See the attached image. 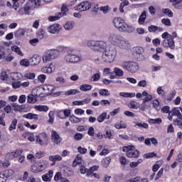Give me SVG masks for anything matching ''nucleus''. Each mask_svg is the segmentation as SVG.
Returning <instances> with one entry per match:
<instances>
[{"label": "nucleus", "mask_w": 182, "mask_h": 182, "mask_svg": "<svg viewBox=\"0 0 182 182\" xmlns=\"http://www.w3.org/2000/svg\"><path fill=\"white\" fill-rule=\"evenodd\" d=\"M43 88L44 90V93H47L48 95L52 94L53 92H55V86L52 85H45L43 86Z\"/></svg>", "instance_id": "nucleus-23"}, {"label": "nucleus", "mask_w": 182, "mask_h": 182, "mask_svg": "<svg viewBox=\"0 0 182 182\" xmlns=\"http://www.w3.org/2000/svg\"><path fill=\"white\" fill-rule=\"evenodd\" d=\"M114 72L116 76H118L119 77H121V76H123V75H124V72H123V70H122L119 68H115L114 69Z\"/></svg>", "instance_id": "nucleus-42"}, {"label": "nucleus", "mask_w": 182, "mask_h": 182, "mask_svg": "<svg viewBox=\"0 0 182 182\" xmlns=\"http://www.w3.org/2000/svg\"><path fill=\"white\" fill-rule=\"evenodd\" d=\"M100 79V73H95L92 76V82H97Z\"/></svg>", "instance_id": "nucleus-64"}, {"label": "nucleus", "mask_w": 182, "mask_h": 182, "mask_svg": "<svg viewBox=\"0 0 182 182\" xmlns=\"http://www.w3.org/2000/svg\"><path fill=\"white\" fill-rule=\"evenodd\" d=\"M105 119H110V115H107V113L103 112L102 114L97 117V120L98 123H103Z\"/></svg>", "instance_id": "nucleus-28"}, {"label": "nucleus", "mask_w": 182, "mask_h": 182, "mask_svg": "<svg viewBox=\"0 0 182 182\" xmlns=\"http://www.w3.org/2000/svg\"><path fill=\"white\" fill-rule=\"evenodd\" d=\"M16 124H18V120L14 119L9 127V132H12V130H15V129H16Z\"/></svg>", "instance_id": "nucleus-44"}, {"label": "nucleus", "mask_w": 182, "mask_h": 182, "mask_svg": "<svg viewBox=\"0 0 182 182\" xmlns=\"http://www.w3.org/2000/svg\"><path fill=\"white\" fill-rule=\"evenodd\" d=\"M63 26L65 31H72V29H73V23L72 21H68L65 23Z\"/></svg>", "instance_id": "nucleus-40"}, {"label": "nucleus", "mask_w": 182, "mask_h": 182, "mask_svg": "<svg viewBox=\"0 0 182 182\" xmlns=\"http://www.w3.org/2000/svg\"><path fill=\"white\" fill-rule=\"evenodd\" d=\"M122 36L116 33H110L108 35L107 41L111 43V45H114V46H117L120 40L122 39Z\"/></svg>", "instance_id": "nucleus-11"}, {"label": "nucleus", "mask_w": 182, "mask_h": 182, "mask_svg": "<svg viewBox=\"0 0 182 182\" xmlns=\"http://www.w3.org/2000/svg\"><path fill=\"white\" fill-rule=\"evenodd\" d=\"M51 141L53 143L54 146H58L62 143V137H60V135L55 130L51 132Z\"/></svg>", "instance_id": "nucleus-16"}, {"label": "nucleus", "mask_w": 182, "mask_h": 182, "mask_svg": "<svg viewBox=\"0 0 182 182\" xmlns=\"http://www.w3.org/2000/svg\"><path fill=\"white\" fill-rule=\"evenodd\" d=\"M48 123H53V121L55 120V111H50L48 113Z\"/></svg>", "instance_id": "nucleus-48"}, {"label": "nucleus", "mask_w": 182, "mask_h": 182, "mask_svg": "<svg viewBox=\"0 0 182 182\" xmlns=\"http://www.w3.org/2000/svg\"><path fill=\"white\" fill-rule=\"evenodd\" d=\"M117 46H118L119 49H122L124 50H129L130 48H132V46L130 45L129 41H127L123 37L121 38Z\"/></svg>", "instance_id": "nucleus-15"}, {"label": "nucleus", "mask_w": 182, "mask_h": 182, "mask_svg": "<svg viewBox=\"0 0 182 182\" xmlns=\"http://www.w3.org/2000/svg\"><path fill=\"white\" fill-rule=\"evenodd\" d=\"M23 75L21 73H10V79L11 80H21L22 79Z\"/></svg>", "instance_id": "nucleus-26"}, {"label": "nucleus", "mask_w": 182, "mask_h": 182, "mask_svg": "<svg viewBox=\"0 0 182 182\" xmlns=\"http://www.w3.org/2000/svg\"><path fill=\"white\" fill-rule=\"evenodd\" d=\"M42 60V57L41 55L36 54L31 59L30 63L33 66H36V65H39Z\"/></svg>", "instance_id": "nucleus-20"}, {"label": "nucleus", "mask_w": 182, "mask_h": 182, "mask_svg": "<svg viewBox=\"0 0 182 182\" xmlns=\"http://www.w3.org/2000/svg\"><path fill=\"white\" fill-rule=\"evenodd\" d=\"M114 25L119 32H127V33H133L134 32V27L127 24L124 20L120 17L114 18Z\"/></svg>", "instance_id": "nucleus-1"}, {"label": "nucleus", "mask_w": 182, "mask_h": 182, "mask_svg": "<svg viewBox=\"0 0 182 182\" xmlns=\"http://www.w3.org/2000/svg\"><path fill=\"white\" fill-rule=\"evenodd\" d=\"M170 33L168 32H165L162 33L161 38L164 39L162 41V46L164 48H168L171 50L176 48V42L172 38H170Z\"/></svg>", "instance_id": "nucleus-8"}, {"label": "nucleus", "mask_w": 182, "mask_h": 182, "mask_svg": "<svg viewBox=\"0 0 182 182\" xmlns=\"http://www.w3.org/2000/svg\"><path fill=\"white\" fill-rule=\"evenodd\" d=\"M53 177V171H49L47 173L42 176L43 181H50Z\"/></svg>", "instance_id": "nucleus-27"}, {"label": "nucleus", "mask_w": 182, "mask_h": 182, "mask_svg": "<svg viewBox=\"0 0 182 182\" xmlns=\"http://www.w3.org/2000/svg\"><path fill=\"white\" fill-rule=\"evenodd\" d=\"M146 17H147V15L146 14V11H144L139 16V18L138 20V23H139V25H143V23H144V22L146 21Z\"/></svg>", "instance_id": "nucleus-37"}, {"label": "nucleus", "mask_w": 182, "mask_h": 182, "mask_svg": "<svg viewBox=\"0 0 182 182\" xmlns=\"http://www.w3.org/2000/svg\"><path fill=\"white\" fill-rule=\"evenodd\" d=\"M162 12L165 15H167V16H168L169 18H172V16H173V11H171V10H170L168 9H163Z\"/></svg>", "instance_id": "nucleus-57"}, {"label": "nucleus", "mask_w": 182, "mask_h": 182, "mask_svg": "<svg viewBox=\"0 0 182 182\" xmlns=\"http://www.w3.org/2000/svg\"><path fill=\"white\" fill-rule=\"evenodd\" d=\"M136 99H142V103H147V102H151L153 99V95L149 94V92L144 91L142 93L138 92L136 95Z\"/></svg>", "instance_id": "nucleus-13"}, {"label": "nucleus", "mask_w": 182, "mask_h": 182, "mask_svg": "<svg viewBox=\"0 0 182 182\" xmlns=\"http://www.w3.org/2000/svg\"><path fill=\"white\" fill-rule=\"evenodd\" d=\"M82 60V56L77 54H74L72 51H68L64 56V62L75 65L79 63Z\"/></svg>", "instance_id": "nucleus-7"}, {"label": "nucleus", "mask_w": 182, "mask_h": 182, "mask_svg": "<svg viewBox=\"0 0 182 182\" xmlns=\"http://www.w3.org/2000/svg\"><path fill=\"white\" fill-rule=\"evenodd\" d=\"M99 95H100V96H109L110 95V92H109V90H107V89H100L99 90Z\"/></svg>", "instance_id": "nucleus-51"}, {"label": "nucleus", "mask_w": 182, "mask_h": 182, "mask_svg": "<svg viewBox=\"0 0 182 182\" xmlns=\"http://www.w3.org/2000/svg\"><path fill=\"white\" fill-rule=\"evenodd\" d=\"M49 161H52L51 166H55L56 161H62V156L60 155H51L48 156Z\"/></svg>", "instance_id": "nucleus-22"}, {"label": "nucleus", "mask_w": 182, "mask_h": 182, "mask_svg": "<svg viewBox=\"0 0 182 182\" xmlns=\"http://www.w3.org/2000/svg\"><path fill=\"white\" fill-rule=\"evenodd\" d=\"M11 50H13V52H15L16 53H17V55H19L20 56H23V53H22L21 48L18 47V46H13L11 47Z\"/></svg>", "instance_id": "nucleus-39"}, {"label": "nucleus", "mask_w": 182, "mask_h": 182, "mask_svg": "<svg viewBox=\"0 0 182 182\" xmlns=\"http://www.w3.org/2000/svg\"><path fill=\"white\" fill-rule=\"evenodd\" d=\"M26 33V30L25 28H18L15 33V38H21V36H23Z\"/></svg>", "instance_id": "nucleus-31"}, {"label": "nucleus", "mask_w": 182, "mask_h": 182, "mask_svg": "<svg viewBox=\"0 0 182 182\" xmlns=\"http://www.w3.org/2000/svg\"><path fill=\"white\" fill-rule=\"evenodd\" d=\"M34 109L38 110V112H43L44 113L49 111V107L48 105H36L34 106Z\"/></svg>", "instance_id": "nucleus-29"}, {"label": "nucleus", "mask_w": 182, "mask_h": 182, "mask_svg": "<svg viewBox=\"0 0 182 182\" xmlns=\"http://www.w3.org/2000/svg\"><path fill=\"white\" fill-rule=\"evenodd\" d=\"M55 65H53V63H50L48 67H44L41 68V72L43 73H48V75H50V73H53V72H55Z\"/></svg>", "instance_id": "nucleus-21"}, {"label": "nucleus", "mask_w": 182, "mask_h": 182, "mask_svg": "<svg viewBox=\"0 0 182 182\" xmlns=\"http://www.w3.org/2000/svg\"><path fill=\"white\" fill-rule=\"evenodd\" d=\"M20 65H21V66H25V68H28L31 65V63L28 59H23L20 61Z\"/></svg>", "instance_id": "nucleus-53"}, {"label": "nucleus", "mask_w": 182, "mask_h": 182, "mask_svg": "<svg viewBox=\"0 0 182 182\" xmlns=\"http://www.w3.org/2000/svg\"><path fill=\"white\" fill-rule=\"evenodd\" d=\"M25 119H30L31 120H38L39 116L36 114L28 113L23 116Z\"/></svg>", "instance_id": "nucleus-32"}, {"label": "nucleus", "mask_w": 182, "mask_h": 182, "mask_svg": "<svg viewBox=\"0 0 182 182\" xmlns=\"http://www.w3.org/2000/svg\"><path fill=\"white\" fill-rule=\"evenodd\" d=\"M134 127L138 129H149V124L144 122H134Z\"/></svg>", "instance_id": "nucleus-30"}, {"label": "nucleus", "mask_w": 182, "mask_h": 182, "mask_svg": "<svg viewBox=\"0 0 182 182\" xmlns=\"http://www.w3.org/2000/svg\"><path fill=\"white\" fill-rule=\"evenodd\" d=\"M152 105L154 109H156V110H160L161 109V107H160V102L159 101V100H154L152 101Z\"/></svg>", "instance_id": "nucleus-45"}, {"label": "nucleus", "mask_w": 182, "mask_h": 182, "mask_svg": "<svg viewBox=\"0 0 182 182\" xmlns=\"http://www.w3.org/2000/svg\"><path fill=\"white\" fill-rule=\"evenodd\" d=\"M134 50L135 53H136V55H143V52H144L143 47H136Z\"/></svg>", "instance_id": "nucleus-60"}, {"label": "nucleus", "mask_w": 182, "mask_h": 182, "mask_svg": "<svg viewBox=\"0 0 182 182\" xmlns=\"http://www.w3.org/2000/svg\"><path fill=\"white\" fill-rule=\"evenodd\" d=\"M110 161H112V159H110V157H105L102 161V166L105 167V168H107L110 164Z\"/></svg>", "instance_id": "nucleus-36"}, {"label": "nucleus", "mask_w": 182, "mask_h": 182, "mask_svg": "<svg viewBox=\"0 0 182 182\" xmlns=\"http://www.w3.org/2000/svg\"><path fill=\"white\" fill-rule=\"evenodd\" d=\"M9 171H4L0 173V182H6L9 177Z\"/></svg>", "instance_id": "nucleus-25"}, {"label": "nucleus", "mask_w": 182, "mask_h": 182, "mask_svg": "<svg viewBox=\"0 0 182 182\" xmlns=\"http://www.w3.org/2000/svg\"><path fill=\"white\" fill-rule=\"evenodd\" d=\"M11 73H6V72H3L1 74L0 78L1 80H9V77H11Z\"/></svg>", "instance_id": "nucleus-46"}, {"label": "nucleus", "mask_w": 182, "mask_h": 182, "mask_svg": "<svg viewBox=\"0 0 182 182\" xmlns=\"http://www.w3.org/2000/svg\"><path fill=\"white\" fill-rule=\"evenodd\" d=\"M60 18H62V14L58 13L57 16H49L48 19L51 22H54V21H58V19H60Z\"/></svg>", "instance_id": "nucleus-54"}, {"label": "nucleus", "mask_w": 182, "mask_h": 182, "mask_svg": "<svg viewBox=\"0 0 182 182\" xmlns=\"http://www.w3.org/2000/svg\"><path fill=\"white\" fill-rule=\"evenodd\" d=\"M119 163L122 166H126L127 164H129V160L126 159V156H120Z\"/></svg>", "instance_id": "nucleus-52"}, {"label": "nucleus", "mask_w": 182, "mask_h": 182, "mask_svg": "<svg viewBox=\"0 0 182 182\" xmlns=\"http://www.w3.org/2000/svg\"><path fill=\"white\" fill-rule=\"evenodd\" d=\"M33 93L36 97H43L45 96V91L43 87H37L33 90Z\"/></svg>", "instance_id": "nucleus-19"}, {"label": "nucleus", "mask_w": 182, "mask_h": 182, "mask_svg": "<svg viewBox=\"0 0 182 182\" xmlns=\"http://www.w3.org/2000/svg\"><path fill=\"white\" fill-rule=\"evenodd\" d=\"M27 160H28L30 163H35L36 161V158L34 156L33 154H29L27 155Z\"/></svg>", "instance_id": "nucleus-58"}, {"label": "nucleus", "mask_w": 182, "mask_h": 182, "mask_svg": "<svg viewBox=\"0 0 182 182\" xmlns=\"http://www.w3.org/2000/svg\"><path fill=\"white\" fill-rule=\"evenodd\" d=\"M164 173V168H161L157 173L155 177V180H159V178H161L163 176Z\"/></svg>", "instance_id": "nucleus-61"}, {"label": "nucleus", "mask_w": 182, "mask_h": 182, "mask_svg": "<svg viewBox=\"0 0 182 182\" xmlns=\"http://www.w3.org/2000/svg\"><path fill=\"white\" fill-rule=\"evenodd\" d=\"M22 153H23V150L22 149H18L13 152H9L6 154L5 159L6 160H14L15 157H21V154H22Z\"/></svg>", "instance_id": "nucleus-17"}, {"label": "nucleus", "mask_w": 182, "mask_h": 182, "mask_svg": "<svg viewBox=\"0 0 182 182\" xmlns=\"http://www.w3.org/2000/svg\"><path fill=\"white\" fill-rule=\"evenodd\" d=\"M139 103H137V102L135 101H131L129 104V107H130V109H139Z\"/></svg>", "instance_id": "nucleus-55"}, {"label": "nucleus", "mask_w": 182, "mask_h": 182, "mask_svg": "<svg viewBox=\"0 0 182 182\" xmlns=\"http://www.w3.org/2000/svg\"><path fill=\"white\" fill-rule=\"evenodd\" d=\"M126 127H127V124L126 123H124V122H123V121H121L119 122H117L114 124V128L115 129H126Z\"/></svg>", "instance_id": "nucleus-35"}, {"label": "nucleus", "mask_w": 182, "mask_h": 182, "mask_svg": "<svg viewBox=\"0 0 182 182\" xmlns=\"http://www.w3.org/2000/svg\"><path fill=\"white\" fill-rule=\"evenodd\" d=\"M69 120L70 122H71V123H80V122H82V118H77L76 116L75 115H70L69 117Z\"/></svg>", "instance_id": "nucleus-38"}, {"label": "nucleus", "mask_w": 182, "mask_h": 182, "mask_svg": "<svg viewBox=\"0 0 182 182\" xmlns=\"http://www.w3.org/2000/svg\"><path fill=\"white\" fill-rule=\"evenodd\" d=\"M38 80L40 83H45V80H46V75L41 74L38 76Z\"/></svg>", "instance_id": "nucleus-56"}, {"label": "nucleus", "mask_w": 182, "mask_h": 182, "mask_svg": "<svg viewBox=\"0 0 182 182\" xmlns=\"http://www.w3.org/2000/svg\"><path fill=\"white\" fill-rule=\"evenodd\" d=\"M59 55H60V52L57 49L48 50L42 56L43 62V63H49V62H52V60L58 59V58H59Z\"/></svg>", "instance_id": "nucleus-4"}, {"label": "nucleus", "mask_w": 182, "mask_h": 182, "mask_svg": "<svg viewBox=\"0 0 182 182\" xmlns=\"http://www.w3.org/2000/svg\"><path fill=\"white\" fill-rule=\"evenodd\" d=\"M149 123H151L152 124H161L162 120L161 118H156V119H148Z\"/></svg>", "instance_id": "nucleus-41"}, {"label": "nucleus", "mask_w": 182, "mask_h": 182, "mask_svg": "<svg viewBox=\"0 0 182 182\" xmlns=\"http://www.w3.org/2000/svg\"><path fill=\"white\" fill-rule=\"evenodd\" d=\"M87 46L95 52H103L107 48V43L103 41L90 40L87 41Z\"/></svg>", "instance_id": "nucleus-3"}, {"label": "nucleus", "mask_w": 182, "mask_h": 182, "mask_svg": "<svg viewBox=\"0 0 182 182\" xmlns=\"http://www.w3.org/2000/svg\"><path fill=\"white\" fill-rule=\"evenodd\" d=\"M173 117H177L179 120H182V114L180 112V109L178 108H173L171 112H169L168 115V120H173Z\"/></svg>", "instance_id": "nucleus-14"}, {"label": "nucleus", "mask_w": 182, "mask_h": 182, "mask_svg": "<svg viewBox=\"0 0 182 182\" xmlns=\"http://www.w3.org/2000/svg\"><path fill=\"white\" fill-rule=\"evenodd\" d=\"M70 116V109H65L64 111H60L58 113V117L60 119H66Z\"/></svg>", "instance_id": "nucleus-24"}, {"label": "nucleus", "mask_w": 182, "mask_h": 182, "mask_svg": "<svg viewBox=\"0 0 182 182\" xmlns=\"http://www.w3.org/2000/svg\"><path fill=\"white\" fill-rule=\"evenodd\" d=\"M117 56V50L113 47H107L102 55V60L105 63H112Z\"/></svg>", "instance_id": "nucleus-2"}, {"label": "nucleus", "mask_w": 182, "mask_h": 182, "mask_svg": "<svg viewBox=\"0 0 182 182\" xmlns=\"http://www.w3.org/2000/svg\"><path fill=\"white\" fill-rule=\"evenodd\" d=\"M136 93L134 92H120L119 93V96H121V97H134L136 96Z\"/></svg>", "instance_id": "nucleus-34"}, {"label": "nucleus", "mask_w": 182, "mask_h": 182, "mask_svg": "<svg viewBox=\"0 0 182 182\" xmlns=\"http://www.w3.org/2000/svg\"><path fill=\"white\" fill-rule=\"evenodd\" d=\"M92 87V86L89 84H82L80 86V90H81V92H89Z\"/></svg>", "instance_id": "nucleus-33"}, {"label": "nucleus", "mask_w": 182, "mask_h": 182, "mask_svg": "<svg viewBox=\"0 0 182 182\" xmlns=\"http://www.w3.org/2000/svg\"><path fill=\"white\" fill-rule=\"evenodd\" d=\"M56 82L60 83V85H63V83H65L66 80H65V77L60 76V77H57L55 78Z\"/></svg>", "instance_id": "nucleus-63"}, {"label": "nucleus", "mask_w": 182, "mask_h": 182, "mask_svg": "<svg viewBox=\"0 0 182 182\" xmlns=\"http://www.w3.org/2000/svg\"><path fill=\"white\" fill-rule=\"evenodd\" d=\"M121 68L129 72V73H136L139 69V63L134 61H124L121 63Z\"/></svg>", "instance_id": "nucleus-6"}, {"label": "nucleus", "mask_w": 182, "mask_h": 182, "mask_svg": "<svg viewBox=\"0 0 182 182\" xmlns=\"http://www.w3.org/2000/svg\"><path fill=\"white\" fill-rule=\"evenodd\" d=\"M135 149L134 146H124L122 151L127 153L126 156L129 159H138L139 156H140V152Z\"/></svg>", "instance_id": "nucleus-9"}, {"label": "nucleus", "mask_w": 182, "mask_h": 182, "mask_svg": "<svg viewBox=\"0 0 182 182\" xmlns=\"http://www.w3.org/2000/svg\"><path fill=\"white\" fill-rule=\"evenodd\" d=\"M100 11H101V12L106 15V14H109V12L110 11V9L109 6L107 5L100 7Z\"/></svg>", "instance_id": "nucleus-50"}, {"label": "nucleus", "mask_w": 182, "mask_h": 182, "mask_svg": "<svg viewBox=\"0 0 182 182\" xmlns=\"http://www.w3.org/2000/svg\"><path fill=\"white\" fill-rule=\"evenodd\" d=\"M36 144H40V146H48V134L45 132L39 134L36 136Z\"/></svg>", "instance_id": "nucleus-12"}, {"label": "nucleus", "mask_w": 182, "mask_h": 182, "mask_svg": "<svg viewBox=\"0 0 182 182\" xmlns=\"http://www.w3.org/2000/svg\"><path fill=\"white\" fill-rule=\"evenodd\" d=\"M63 178L62 173L58 172L54 176V180L55 181H60Z\"/></svg>", "instance_id": "nucleus-62"}, {"label": "nucleus", "mask_w": 182, "mask_h": 182, "mask_svg": "<svg viewBox=\"0 0 182 182\" xmlns=\"http://www.w3.org/2000/svg\"><path fill=\"white\" fill-rule=\"evenodd\" d=\"M36 75L33 73L27 72L24 74V77L26 79H30L31 80H33L36 77Z\"/></svg>", "instance_id": "nucleus-49"}, {"label": "nucleus", "mask_w": 182, "mask_h": 182, "mask_svg": "<svg viewBox=\"0 0 182 182\" xmlns=\"http://www.w3.org/2000/svg\"><path fill=\"white\" fill-rule=\"evenodd\" d=\"M92 8V3L90 1H82L78 5L74 6L75 11H78V12H85L86 11H89Z\"/></svg>", "instance_id": "nucleus-10"}, {"label": "nucleus", "mask_w": 182, "mask_h": 182, "mask_svg": "<svg viewBox=\"0 0 182 182\" xmlns=\"http://www.w3.org/2000/svg\"><path fill=\"white\" fill-rule=\"evenodd\" d=\"M47 29L49 33H52L53 35H55L60 32V29H62V27L60 26V25L58 23H54L51 26H49Z\"/></svg>", "instance_id": "nucleus-18"}, {"label": "nucleus", "mask_w": 182, "mask_h": 182, "mask_svg": "<svg viewBox=\"0 0 182 182\" xmlns=\"http://www.w3.org/2000/svg\"><path fill=\"white\" fill-rule=\"evenodd\" d=\"M80 93V91L79 90L73 89V90H70L67 91L65 95V96H70V95H77Z\"/></svg>", "instance_id": "nucleus-43"}, {"label": "nucleus", "mask_w": 182, "mask_h": 182, "mask_svg": "<svg viewBox=\"0 0 182 182\" xmlns=\"http://www.w3.org/2000/svg\"><path fill=\"white\" fill-rule=\"evenodd\" d=\"M37 38H38V39H43V38H45V31L39 29L37 33Z\"/></svg>", "instance_id": "nucleus-59"}, {"label": "nucleus", "mask_w": 182, "mask_h": 182, "mask_svg": "<svg viewBox=\"0 0 182 182\" xmlns=\"http://www.w3.org/2000/svg\"><path fill=\"white\" fill-rule=\"evenodd\" d=\"M36 96L33 95H30L28 96L27 101L28 103H36Z\"/></svg>", "instance_id": "nucleus-47"}, {"label": "nucleus", "mask_w": 182, "mask_h": 182, "mask_svg": "<svg viewBox=\"0 0 182 182\" xmlns=\"http://www.w3.org/2000/svg\"><path fill=\"white\" fill-rule=\"evenodd\" d=\"M48 161L41 159L31 165V171L35 173H42L48 168Z\"/></svg>", "instance_id": "nucleus-5"}]
</instances>
